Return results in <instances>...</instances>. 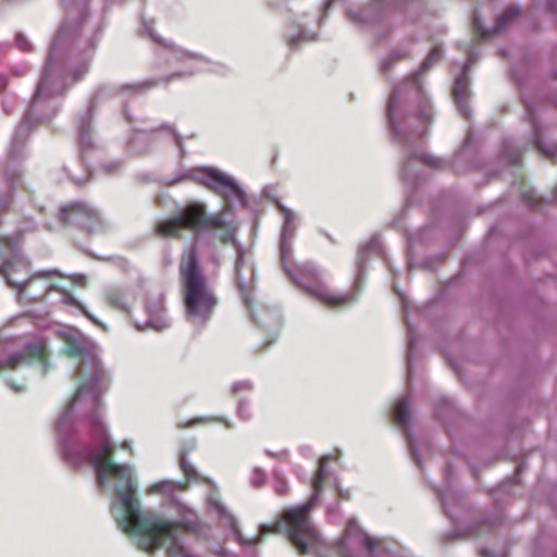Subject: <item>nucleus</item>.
<instances>
[{
    "instance_id": "f257e3e1",
    "label": "nucleus",
    "mask_w": 557,
    "mask_h": 557,
    "mask_svg": "<svg viewBox=\"0 0 557 557\" xmlns=\"http://www.w3.org/2000/svg\"><path fill=\"white\" fill-rule=\"evenodd\" d=\"M87 423L90 435L99 447L96 451L85 448L81 456V463L95 468L100 485L111 478L116 480V497L123 510L119 521L120 528L126 533L138 536V547L146 553L153 554L162 548L165 542H172L168 549V557H195L176 542L178 532L184 529L183 522L169 520L153 511L139 510L132 469L127 465L113 461L115 447L109 441L100 414L97 412L90 414Z\"/></svg>"
},
{
    "instance_id": "f03ea898",
    "label": "nucleus",
    "mask_w": 557,
    "mask_h": 557,
    "mask_svg": "<svg viewBox=\"0 0 557 557\" xmlns=\"http://www.w3.org/2000/svg\"><path fill=\"white\" fill-rule=\"evenodd\" d=\"M178 270L186 318L194 324L205 325L213 317L219 297L202 271L194 247L183 251Z\"/></svg>"
},
{
    "instance_id": "7ed1b4c3",
    "label": "nucleus",
    "mask_w": 557,
    "mask_h": 557,
    "mask_svg": "<svg viewBox=\"0 0 557 557\" xmlns=\"http://www.w3.org/2000/svg\"><path fill=\"white\" fill-rule=\"evenodd\" d=\"M323 483L324 470L320 467L313 476V495L311 498L300 506L285 509L274 523L262 525L259 537L268 533H284L299 555H306L309 547L318 545L320 541L319 532L311 521L310 512L315 506Z\"/></svg>"
},
{
    "instance_id": "20e7f679",
    "label": "nucleus",
    "mask_w": 557,
    "mask_h": 557,
    "mask_svg": "<svg viewBox=\"0 0 557 557\" xmlns=\"http://www.w3.org/2000/svg\"><path fill=\"white\" fill-rule=\"evenodd\" d=\"M232 208L225 203L223 209L214 214H208L205 205L191 202L181 210L176 215L183 228L195 234L203 231H222L221 239L228 243L234 238L235 227L233 222L227 219Z\"/></svg>"
},
{
    "instance_id": "39448f33",
    "label": "nucleus",
    "mask_w": 557,
    "mask_h": 557,
    "mask_svg": "<svg viewBox=\"0 0 557 557\" xmlns=\"http://www.w3.org/2000/svg\"><path fill=\"white\" fill-rule=\"evenodd\" d=\"M236 284L240 297L256 323L265 325L281 324L280 315L275 310L263 305L255 304L253 290L256 285V270L253 264L246 259L243 251H238L237 253Z\"/></svg>"
},
{
    "instance_id": "423d86ee",
    "label": "nucleus",
    "mask_w": 557,
    "mask_h": 557,
    "mask_svg": "<svg viewBox=\"0 0 557 557\" xmlns=\"http://www.w3.org/2000/svg\"><path fill=\"white\" fill-rule=\"evenodd\" d=\"M62 224L77 227L87 233L92 232L101 224L97 210L83 201H74L63 206L59 212Z\"/></svg>"
},
{
    "instance_id": "0eeeda50",
    "label": "nucleus",
    "mask_w": 557,
    "mask_h": 557,
    "mask_svg": "<svg viewBox=\"0 0 557 557\" xmlns=\"http://www.w3.org/2000/svg\"><path fill=\"white\" fill-rule=\"evenodd\" d=\"M200 173L201 177L199 178V182L208 189L220 195L226 200L237 199L243 203L246 202V195L244 190L230 176L213 169H203Z\"/></svg>"
},
{
    "instance_id": "6e6552de",
    "label": "nucleus",
    "mask_w": 557,
    "mask_h": 557,
    "mask_svg": "<svg viewBox=\"0 0 557 557\" xmlns=\"http://www.w3.org/2000/svg\"><path fill=\"white\" fill-rule=\"evenodd\" d=\"M33 362H38L42 367L44 373L48 372L49 354L44 345L29 344L21 351L13 354L5 359H0V371L16 370Z\"/></svg>"
},
{
    "instance_id": "1a4fd4ad",
    "label": "nucleus",
    "mask_w": 557,
    "mask_h": 557,
    "mask_svg": "<svg viewBox=\"0 0 557 557\" xmlns=\"http://www.w3.org/2000/svg\"><path fill=\"white\" fill-rule=\"evenodd\" d=\"M27 273L28 268L22 262L16 263L11 260H5L0 267V274L5 278L10 286L18 290L20 297L26 293L27 287L34 283L35 277H51L59 274L57 271H47L38 273L29 278H25Z\"/></svg>"
},
{
    "instance_id": "9d476101",
    "label": "nucleus",
    "mask_w": 557,
    "mask_h": 557,
    "mask_svg": "<svg viewBox=\"0 0 557 557\" xmlns=\"http://www.w3.org/2000/svg\"><path fill=\"white\" fill-rule=\"evenodd\" d=\"M358 286L354 290L347 293H334L323 286L308 287V293L313 296L319 302L329 309H342L356 301L358 297Z\"/></svg>"
},
{
    "instance_id": "9b49d317",
    "label": "nucleus",
    "mask_w": 557,
    "mask_h": 557,
    "mask_svg": "<svg viewBox=\"0 0 557 557\" xmlns=\"http://www.w3.org/2000/svg\"><path fill=\"white\" fill-rule=\"evenodd\" d=\"M469 84L465 75L459 76L454 85V99L465 117H468Z\"/></svg>"
},
{
    "instance_id": "f8f14e48",
    "label": "nucleus",
    "mask_w": 557,
    "mask_h": 557,
    "mask_svg": "<svg viewBox=\"0 0 557 557\" xmlns=\"http://www.w3.org/2000/svg\"><path fill=\"white\" fill-rule=\"evenodd\" d=\"M182 230L183 227L177 215L175 214L168 220L159 222L156 226V234L164 238L181 239L183 236Z\"/></svg>"
},
{
    "instance_id": "ddd939ff",
    "label": "nucleus",
    "mask_w": 557,
    "mask_h": 557,
    "mask_svg": "<svg viewBox=\"0 0 557 557\" xmlns=\"http://www.w3.org/2000/svg\"><path fill=\"white\" fill-rule=\"evenodd\" d=\"M393 422L399 428L407 429L409 425V401L407 398L399 399L393 410Z\"/></svg>"
},
{
    "instance_id": "4468645a",
    "label": "nucleus",
    "mask_w": 557,
    "mask_h": 557,
    "mask_svg": "<svg viewBox=\"0 0 557 557\" xmlns=\"http://www.w3.org/2000/svg\"><path fill=\"white\" fill-rule=\"evenodd\" d=\"M147 311L150 315L149 324L152 327L159 331L165 327V322L161 319V315L164 311L163 305L161 302L148 305Z\"/></svg>"
},
{
    "instance_id": "2eb2a0df",
    "label": "nucleus",
    "mask_w": 557,
    "mask_h": 557,
    "mask_svg": "<svg viewBox=\"0 0 557 557\" xmlns=\"http://www.w3.org/2000/svg\"><path fill=\"white\" fill-rule=\"evenodd\" d=\"M79 143L84 148H89L92 140V126L90 120L84 119L79 123L78 128Z\"/></svg>"
},
{
    "instance_id": "dca6fc26",
    "label": "nucleus",
    "mask_w": 557,
    "mask_h": 557,
    "mask_svg": "<svg viewBox=\"0 0 557 557\" xmlns=\"http://www.w3.org/2000/svg\"><path fill=\"white\" fill-rule=\"evenodd\" d=\"M520 9L518 7H509L507 8L503 14L497 18L496 26L498 29L504 28L508 23L515 20L520 14Z\"/></svg>"
},
{
    "instance_id": "f3484780",
    "label": "nucleus",
    "mask_w": 557,
    "mask_h": 557,
    "mask_svg": "<svg viewBox=\"0 0 557 557\" xmlns=\"http://www.w3.org/2000/svg\"><path fill=\"white\" fill-rule=\"evenodd\" d=\"M107 301L114 308L120 310H126L127 309V301L125 296L117 292L112 290L107 294Z\"/></svg>"
},
{
    "instance_id": "a211bd4d",
    "label": "nucleus",
    "mask_w": 557,
    "mask_h": 557,
    "mask_svg": "<svg viewBox=\"0 0 557 557\" xmlns=\"http://www.w3.org/2000/svg\"><path fill=\"white\" fill-rule=\"evenodd\" d=\"M443 51L440 47H435L431 50V52L428 54L425 60L422 62L420 71H426L429 70L434 63L438 62L442 58Z\"/></svg>"
},
{
    "instance_id": "6ab92c4d",
    "label": "nucleus",
    "mask_w": 557,
    "mask_h": 557,
    "mask_svg": "<svg viewBox=\"0 0 557 557\" xmlns=\"http://www.w3.org/2000/svg\"><path fill=\"white\" fill-rule=\"evenodd\" d=\"M11 207L10 200H0V212H7ZM15 245V243L7 237H0V250L2 248H12Z\"/></svg>"
},
{
    "instance_id": "aec40b11",
    "label": "nucleus",
    "mask_w": 557,
    "mask_h": 557,
    "mask_svg": "<svg viewBox=\"0 0 557 557\" xmlns=\"http://www.w3.org/2000/svg\"><path fill=\"white\" fill-rule=\"evenodd\" d=\"M62 350L63 354L70 357H79L83 354L82 346L75 341L67 342Z\"/></svg>"
},
{
    "instance_id": "412c9836",
    "label": "nucleus",
    "mask_w": 557,
    "mask_h": 557,
    "mask_svg": "<svg viewBox=\"0 0 557 557\" xmlns=\"http://www.w3.org/2000/svg\"><path fill=\"white\" fill-rule=\"evenodd\" d=\"M181 468H182L184 474L188 479L197 478V472H196L195 468L188 463V461L186 460V457H184V456L181 458Z\"/></svg>"
},
{
    "instance_id": "4be33fe9",
    "label": "nucleus",
    "mask_w": 557,
    "mask_h": 557,
    "mask_svg": "<svg viewBox=\"0 0 557 557\" xmlns=\"http://www.w3.org/2000/svg\"><path fill=\"white\" fill-rule=\"evenodd\" d=\"M156 85H157V83H154V82H144V83H140L139 85H124V86L121 87V90H138V91H143V90L151 88V87H153Z\"/></svg>"
},
{
    "instance_id": "5701e85b",
    "label": "nucleus",
    "mask_w": 557,
    "mask_h": 557,
    "mask_svg": "<svg viewBox=\"0 0 557 557\" xmlns=\"http://www.w3.org/2000/svg\"><path fill=\"white\" fill-rule=\"evenodd\" d=\"M151 38L153 39L154 42H157L158 45H161L165 48H169V49H172L173 48V45L171 42H168L165 40H163L161 37L152 34L151 35Z\"/></svg>"
},
{
    "instance_id": "b1692460",
    "label": "nucleus",
    "mask_w": 557,
    "mask_h": 557,
    "mask_svg": "<svg viewBox=\"0 0 557 557\" xmlns=\"http://www.w3.org/2000/svg\"><path fill=\"white\" fill-rule=\"evenodd\" d=\"M524 199L525 202L531 207H536L540 203V201L535 197L531 196L530 193L524 194Z\"/></svg>"
},
{
    "instance_id": "393cba45",
    "label": "nucleus",
    "mask_w": 557,
    "mask_h": 557,
    "mask_svg": "<svg viewBox=\"0 0 557 557\" xmlns=\"http://www.w3.org/2000/svg\"><path fill=\"white\" fill-rule=\"evenodd\" d=\"M423 161L433 166H438V164H440V161L434 158H424L423 157Z\"/></svg>"
},
{
    "instance_id": "a878e982",
    "label": "nucleus",
    "mask_w": 557,
    "mask_h": 557,
    "mask_svg": "<svg viewBox=\"0 0 557 557\" xmlns=\"http://www.w3.org/2000/svg\"><path fill=\"white\" fill-rule=\"evenodd\" d=\"M374 545H375V541H374L373 539H371V537H367V539L364 540V546H366L367 548L372 549V548L374 547Z\"/></svg>"
},
{
    "instance_id": "bb28decb",
    "label": "nucleus",
    "mask_w": 557,
    "mask_h": 557,
    "mask_svg": "<svg viewBox=\"0 0 557 557\" xmlns=\"http://www.w3.org/2000/svg\"><path fill=\"white\" fill-rule=\"evenodd\" d=\"M396 98H397V95H396V91H394L391 95L389 100H388V111L392 110V107L394 106V102L396 101Z\"/></svg>"
},
{
    "instance_id": "cd10ccee",
    "label": "nucleus",
    "mask_w": 557,
    "mask_h": 557,
    "mask_svg": "<svg viewBox=\"0 0 557 557\" xmlns=\"http://www.w3.org/2000/svg\"><path fill=\"white\" fill-rule=\"evenodd\" d=\"M81 392H82L81 389H78V391L76 392V394H75V396H74V398H73V400H72V403H71L70 407H72V406L74 405V403L76 401V399L79 397ZM70 409H71V408H69V410H70Z\"/></svg>"
},
{
    "instance_id": "c85d7f7f",
    "label": "nucleus",
    "mask_w": 557,
    "mask_h": 557,
    "mask_svg": "<svg viewBox=\"0 0 557 557\" xmlns=\"http://www.w3.org/2000/svg\"><path fill=\"white\" fill-rule=\"evenodd\" d=\"M297 40H298L297 38H292V39H290V41H289V46H290V47L296 46Z\"/></svg>"
},
{
    "instance_id": "c756f323",
    "label": "nucleus",
    "mask_w": 557,
    "mask_h": 557,
    "mask_svg": "<svg viewBox=\"0 0 557 557\" xmlns=\"http://www.w3.org/2000/svg\"><path fill=\"white\" fill-rule=\"evenodd\" d=\"M185 57L187 59H196L197 58L196 54H191V53H187V54H185Z\"/></svg>"
},
{
    "instance_id": "7c9ffc66",
    "label": "nucleus",
    "mask_w": 557,
    "mask_h": 557,
    "mask_svg": "<svg viewBox=\"0 0 557 557\" xmlns=\"http://www.w3.org/2000/svg\"><path fill=\"white\" fill-rule=\"evenodd\" d=\"M242 386H243V388L250 389V385L247 383H243Z\"/></svg>"
},
{
    "instance_id": "2f4dec72",
    "label": "nucleus",
    "mask_w": 557,
    "mask_h": 557,
    "mask_svg": "<svg viewBox=\"0 0 557 557\" xmlns=\"http://www.w3.org/2000/svg\"><path fill=\"white\" fill-rule=\"evenodd\" d=\"M377 3L384 2L385 0H375Z\"/></svg>"
}]
</instances>
